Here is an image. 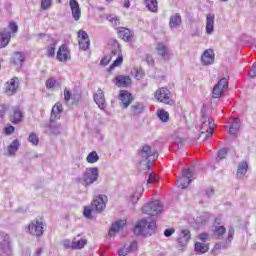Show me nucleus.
<instances>
[{"label":"nucleus","mask_w":256,"mask_h":256,"mask_svg":"<svg viewBox=\"0 0 256 256\" xmlns=\"http://www.w3.org/2000/svg\"><path fill=\"white\" fill-rule=\"evenodd\" d=\"M139 249V243L137 241H133L130 244H124L118 250L119 256H127L129 253H135Z\"/></svg>","instance_id":"obj_18"},{"label":"nucleus","mask_w":256,"mask_h":256,"mask_svg":"<svg viewBox=\"0 0 256 256\" xmlns=\"http://www.w3.org/2000/svg\"><path fill=\"white\" fill-rule=\"evenodd\" d=\"M8 109H9V108L7 107V105H5V104H0V117H1V118L5 117V115H6Z\"/></svg>","instance_id":"obj_55"},{"label":"nucleus","mask_w":256,"mask_h":256,"mask_svg":"<svg viewBox=\"0 0 256 256\" xmlns=\"http://www.w3.org/2000/svg\"><path fill=\"white\" fill-rule=\"evenodd\" d=\"M215 124L209 118V116L203 114L202 115V125L200 127V137L205 135V139H211L213 137V133L215 132Z\"/></svg>","instance_id":"obj_3"},{"label":"nucleus","mask_w":256,"mask_h":256,"mask_svg":"<svg viewBox=\"0 0 256 256\" xmlns=\"http://www.w3.org/2000/svg\"><path fill=\"white\" fill-rule=\"evenodd\" d=\"M28 141H29V143H31L34 146L39 145V135H37V133H35V132H32L29 135Z\"/></svg>","instance_id":"obj_45"},{"label":"nucleus","mask_w":256,"mask_h":256,"mask_svg":"<svg viewBox=\"0 0 256 256\" xmlns=\"http://www.w3.org/2000/svg\"><path fill=\"white\" fill-rule=\"evenodd\" d=\"M4 133L6 135H13V133H15V126L11 125V124H7L4 127Z\"/></svg>","instance_id":"obj_51"},{"label":"nucleus","mask_w":256,"mask_h":256,"mask_svg":"<svg viewBox=\"0 0 256 256\" xmlns=\"http://www.w3.org/2000/svg\"><path fill=\"white\" fill-rule=\"evenodd\" d=\"M77 37L80 49H83V51H87V49H89V47L91 46L89 34H87L85 30H79L77 33Z\"/></svg>","instance_id":"obj_15"},{"label":"nucleus","mask_w":256,"mask_h":256,"mask_svg":"<svg viewBox=\"0 0 256 256\" xmlns=\"http://www.w3.org/2000/svg\"><path fill=\"white\" fill-rule=\"evenodd\" d=\"M214 222L219 225V223H221V219L220 218H215Z\"/></svg>","instance_id":"obj_62"},{"label":"nucleus","mask_w":256,"mask_h":256,"mask_svg":"<svg viewBox=\"0 0 256 256\" xmlns=\"http://www.w3.org/2000/svg\"><path fill=\"white\" fill-rule=\"evenodd\" d=\"M161 211H163V205L159 201L150 202L142 208L144 215H150V217L159 215Z\"/></svg>","instance_id":"obj_7"},{"label":"nucleus","mask_w":256,"mask_h":256,"mask_svg":"<svg viewBox=\"0 0 256 256\" xmlns=\"http://www.w3.org/2000/svg\"><path fill=\"white\" fill-rule=\"evenodd\" d=\"M61 113H63V104H61V102H57L52 107L51 116H50L49 127H50V133L52 135H59L61 133V125L55 122L61 119Z\"/></svg>","instance_id":"obj_1"},{"label":"nucleus","mask_w":256,"mask_h":256,"mask_svg":"<svg viewBox=\"0 0 256 256\" xmlns=\"http://www.w3.org/2000/svg\"><path fill=\"white\" fill-rule=\"evenodd\" d=\"M156 226L157 224L155 220L147 222L146 219H142L136 223L134 233L135 235H145V231H147V229H155Z\"/></svg>","instance_id":"obj_6"},{"label":"nucleus","mask_w":256,"mask_h":256,"mask_svg":"<svg viewBox=\"0 0 256 256\" xmlns=\"http://www.w3.org/2000/svg\"><path fill=\"white\" fill-rule=\"evenodd\" d=\"M19 91V78L13 77L4 84V93L8 97H13Z\"/></svg>","instance_id":"obj_10"},{"label":"nucleus","mask_w":256,"mask_h":256,"mask_svg":"<svg viewBox=\"0 0 256 256\" xmlns=\"http://www.w3.org/2000/svg\"><path fill=\"white\" fill-rule=\"evenodd\" d=\"M131 76L134 77V79H137V81H140V79L145 77V71H143V68L134 67L131 70Z\"/></svg>","instance_id":"obj_35"},{"label":"nucleus","mask_w":256,"mask_h":256,"mask_svg":"<svg viewBox=\"0 0 256 256\" xmlns=\"http://www.w3.org/2000/svg\"><path fill=\"white\" fill-rule=\"evenodd\" d=\"M144 5L152 13H157L159 9V3L157 0H144Z\"/></svg>","instance_id":"obj_31"},{"label":"nucleus","mask_w":256,"mask_h":256,"mask_svg":"<svg viewBox=\"0 0 256 256\" xmlns=\"http://www.w3.org/2000/svg\"><path fill=\"white\" fill-rule=\"evenodd\" d=\"M107 21L111 23L112 27H119V25H121V20L119 19V16L109 15L107 16Z\"/></svg>","instance_id":"obj_43"},{"label":"nucleus","mask_w":256,"mask_h":256,"mask_svg":"<svg viewBox=\"0 0 256 256\" xmlns=\"http://www.w3.org/2000/svg\"><path fill=\"white\" fill-rule=\"evenodd\" d=\"M157 55L163 59V61H169L171 59V52L169 51V47L166 46L163 42H158L155 48Z\"/></svg>","instance_id":"obj_17"},{"label":"nucleus","mask_w":256,"mask_h":256,"mask_svg":"<svg viewBox=\"0 0 256 256\" xmlns=\"http://www.w3.org/2000/svg\"><path fill=\"white\" fill-rule=\"evenodd\" d=\"M157 116L160 121H163V123H167V121H169V112L165 111L164 109H159L157 111Z\"/></svg>","instance_id":"obj_42"},{"label":"nucleus","mask_w":256,"mask_h":256,"mask_svg":"<svg viewBox=\"0 0 256 256\" xmlns=\"http://www.w3.org/2000/svg\"><path fill=\"white\" fill-rule=\"evenodd\" d=\"M42 252H43V249H42V248H40L39 250H37V254H38V255H41Z\"/></svg>","instance_id":"obj_63"},{"label":"nucleus","mask_w":256,"mask_h":256,"mask_svg":"<svg viewBox=\"0 0 256 256\" xmlns=\"http://www.w3.org/2000/svg\"><path fill=\"white\" fill-rule=\"evenodd\" d=\"M19 147H21V142H19L18 139L11 142V144L8 146V155H15L17 151H19Z\"/></svg>","instance_id":"obj_33"},{"label":"nucleus","mask_w":256,"mask_h":256,"mask_svg":"<svg viewBox=\"0 0 256 256\" xmlns=\"http://www.w3.org/2000/svg\"><path fill=\"white\" fill-rule=\"evenodd\" d=\"M9 120L13 125H19V123L23 122V112L19 106H14L12 108V113L9 114Z\"/></svg>","instance_id":"obj_19"},{"label":"nucleus","mask_w":256,"mask_h":256,"mask_svg":"<svg viewBox=\"0 0 256 256\" xmlns=\"http://www.w3.org/2000/svg\"><path fill=\"white\" fill-rule=\"evenodd\" d=\"M159 181V178H157V174L154 172L149 174L148 180H147V185H151L153 183H157Z\"/></svg>","instance_id":"obj_50"},{"label":"nucleus","mask_w":256,"mask_h":256,"mask_svg":"<svg viewBox=\"0 0 256 256\" xmlns=\"http://www.w3.org/2000/svg\"><path fill=\"white\" fill-rule=\"evenodd\" d=\"M117 35L119 39H122V41H125L126 43H129V41H132L133 39V31L126 27H119Z\"/></svg>","instance_id":"obj_21"},{"label":"nucleus","mask_w":256,"mask_h":256,"mask_svg":"<svg viewBox=\"0 0 256 256\" xmlns=\"http://www.w3.org/2000/svg\"><path fill=\"white\" fill-rule=\"evenodd\" d=\"M125 225H127V220L116 221L114 224H112V227L108 232V235L110 237H115V233H117L118 231H121V229H123Z\"/></svg>","instance_id":"obj_27"},{"label":"nucleus","mask_w":256,"mask_h":256,"mask_svg":"<svg viewBox=\"0 0 256 256\" xmlns=\"http://www.w3.org/2000/svg\"><path fill=\"white\" fill-rule=\"evenodd\" d=\"M212 233L214 239H223L227 234V228L225 226L213 225L212 226Z\"/></svg>","instance_id":"obj_26"},{"label":"nucleus","mask_w":256,"mask_h":256,"mask_svg":"<svg viewBox=\"0 0 256 256\" xmlns=\"http://www.w3.org/2000/svg\"><path fill=\"white\" fill-rule=\"evenodd\" d=\"M70 9L75 21H79V19H81V8L79 7V2H77V0H70Z\"/></svg>","instance_id":"obj_28"},{"label":"nucleus","mask_w":256,"mask_h":256,"mask_svg":"<svg viewBox=\"0 0 256 256\" xmlns=\"http://www.w3.org/2000/svg\"><path fill=\"white\" fill-rule=\"evenodd\" d=\"M71 99H73V93L71 92V90H69V88H65L64 89V100L66 101V103H69V101H71Z\"/></svg>","instance_id":"obj_48"},{"label":"nucleus","mask_w":256,"mask_h":256,"mask_svg":"<svg viewBox=\"0 0 256 256\" xmlns=\"http://www.w3.org/2000/svg\"><path fill=\"white\" fill-rule=\"evenodd\" d=\"M233 237H235V228L231 227L228 229V236L225 243H231V241H233Z\"/></svg>","instance_id":"obj_47"},{"label":"nucleus","mask_w":256,"mask_h":256,"mask_svg":"<svg viewBox=\"0 0 256 256\" xmlns=\"http://www.w3.org/2000/svg\"><path fill=\"white\" fill-rule=\"evenodd\" d=\"M93 99L96 105H98L99 109L104 110L105 107H107V104L105 103V94L103 93V90H101L100 88L94 94Z\"/></svg>","instance_id":"obj_25"},{"label":"nucleus","mask_w":256,"mask_h":256,"mask_svg":"<svg viewBox=\"0 0 256 256\" xmlns=\"http://www.w3.org/2000/svg\"><path fill=\"white\" fill-rule=\"evenodd\" d=\"M86 161L87 163H97V161H99V154H97V151H92L88 154V156L86 157Z\"/></svg>","instance_id":"obj_41"},{"label":"nucleus","mask_w":256,"mask_h":256,"mask_svg":"<svg viewBox=\"0 0 256 256\" xmlns=\"http://www.w3.org/2000/svg\"><path fill=\"white\" fill-rule=\"evenodd\" d=\"M56 47H57V43H53L50 46H47L46 55H47V57H49V59H53V57H55Z\"/></svg>","instance_id":"obj_44"},{"label":"nucleus","mask_w":256,"mask_h":256,"mask_svg":"<svg viewBox=\"0 0 256 256\" xmlns=\"http://www.w3.org/2000/svg\"><path fill=\"white\" fill-rule=\"evenodd\" d=\"M123 7H125V9H129V7H131V2L129 0H124Z\"/></svg>","instance_id":"obj_61"},{"label":"nucleus","mask_w":256,"mask_h":256,"mask_svg":"<svg viewBox=\"0 0 256 256\" xmlns=\"http://www.w3.org/2000/svg\"><path fill=\"white\" fill-rule=\"evenodd\" d=\"M93 208L90 206H85L84 207V217H86V219H92L93 216H92V213H93Z\"/></svg>","instance_id":"obj_46"},{"label":"nucleus","mask_w":256,"mask_h":256,"mask_svg":"<svg viewBox=\"0 0 256 256\" xmlns=\"http://www.w3.org/2000/svg\"><path fill=\"white\" fill-rule=\"evenodd\" d=\"M193 177V173L191 172V169H185L182 171V178H179L177 180V187H179V189H187V187H189V185H191V181H193V179H191Z\"/></svg>","instance_id":"obj_12"},{"label":"nucleus","mask_w":256,"mask_h":256,"mask_svg":"<svg viewBox=\"0 0 256 256\" xmlns=\"http://www.w3.org/2000/svg\"><path fill=\"white\" fill-rule=\"evenodd\" d=\"M23 61H25V57L21 52H15L11 58V63L13 65H23Z\"/></svg>","instance_id":"obj_32"},{"label":"nucleus","mask_w":256,"mask_h":256,"mask_svg":"<svg viewBox=\"0 0 256 256\" xmlns=\"http://www.w3.org/2000/svg\"><path fill=\"white\" fill-rule=\"evenodd\" d=\"M62 245H63L64 249H73V240L72 241L68 240V239L63 240Z\"/></svg>","instance_id":"obj_54"},{"label":"nucleus","mask_w":256,"mask_h":256,"mask_svg":"<svg viewBox=\"0 0 256 256\" xmlns=\"http://www.w3.org/2000/svg\"><path fill=\"white\" fill-rule=\"evenodd\" d=\"M191 239V231L188 229L182 230L177 238V243L179 247H187V243Z\"/></svg>","instance_id":"obj_23"},{"label":"nucleus","mask_w":256,"mask_h":256,"mask_svg":"<svg viewBox=\"0 0 256 256\" xmlns=\"http://www.w3.org/2000/svg\"><path fill=\"white\" fill-rule=\"evenodd\" d=\"M247 169H249V165L247 162H241L237 169V177L238 179H241L244 177V175L247 173Z\"/></svg>","instance_id":"obj_36"},{"label":"nucleus","mask_w":256,"mask_h":256,"mask_svg":"<svg viewBox=\"0 0 256 256\" xmlns=\"http://www.w3.org/2000/svg\"><path fill=\"white\" fill-rule=\"evenodd\" d=\"M154 98L158 103H163L164 105H175V100L171 98V91L167 87L158 88L154 92Z\"/></svg>","instance_id":"obj_4"},{"label":"nucleus","mask_w":256,"mask_h":256,"mask_svg":"<svg viewBox=\"0 0 256 256\" xmlns=\"http://www.w3.org/2000/svg\"><path fill=\"white\" fill-rule=\"evenodd\" d=\"M114 47L115 49L111 51V55H117V58L109 66V72L113 71L116 67H121V65H123V53L121 52V46L117 40L114 41Z\"/></svg>","instance_id":"obj_8"},{"label":"nucleus","mask_w":256,"mask_h":256,"mask_svg":"<svg viewBox=\"0 0 256 256\" xmlns=\"http://www.w3.org/2000/svg\"><path fill=\"white\" fill-rule=\"evenodd\" d=\"M56 59L60 63H67V61H71V50H69V46H67V44L59 46L56 52Z\"/></svg>","instance_id":"obj_11"},{"label":"nucleus","mask_w":256,"mask_h":256,"mask_svg":"<svg viewBox=\"0 0 256 256\" xmlns=\"http://www.w3.org/2000/svg\"><path fill=\"white\" fill-rule=\"evenodd\" d=\"M132 81L131 77L125 75H117L114 78V84L116 87H130Z\"/></svg>","instance_id":"obj_24"},{"label":"nucleus","mask_w":256,"mask_h":256,"mask_svg":"<svg viewBox=\"0 0 256 256\" xmlns=\"http://www.w3.org/2000/svg\"><path fill=\"white\" fill-rule=\"evenodd\" d=\"M194 249L196 253H207L209 251V244H203L201 242H196Z\"/></svg>","instance_id":"obj_39"},{"label":"nucleus","mask_w":256,"mask_h":256,"mask_svg":"<svg viewBox=\"0 0 256 256\" xmlns=\"http://www.w3.org/2000/svg\"><path fill=\"white\" fill-rule=\"evenodd\" d=\"M202 65H213L215 63V52L213 49H207L201 56Z\"/></svg>","instance_id":"obj_22"},{"label":"nucleus","mask_w":256,"mask_h":256,"mask_svg":"<svg viewBox=\"0 0 256 256\" xmlns=\"http://www.w3.org/2000/svg\"><path fill=\"white\" fill-rule=\"evenodd\" d=\"M28 233L34 237H43L45 233V222H43V218L32 220L28 225Z\"/></svg>","instance_id":"obj_5"},{"label":"nucleus","mask_w":256,"mask_h":256,"mask_svg":"<svg viewBox=\"0 0 256 256\" xmlns=\"http://www.w3.org/2000/svg\"><path fill=\"white\" fill-rule=\"evenodd\" d=\"M99 179V169L97 168H89L84 174V183L86 185H93L95 181Z\"/></svg>","instance_id":"obj_16"},{"label":"nucleus","mask_w":256,"mask_h":256,"mask_svg":"<svg viewBox=\"0 0 256 256\" xmlns=\"http://www.w3.org/2000/svg\"><path fill=\"white\" fill-rule=\"evenodd\" d=\"M175 233V228H168L164 231L165 237H171Z\"/></svg>","instance_id":"obj_58"},{"label":"nucleus","mask_w":256,"mask_h":256,"mask_svg":"<svg viewBox=\"0 0 256 256\" xmlns=\"http://www.w3.org/2000/svg\"><path fill=\"white\" fill-rule=\"evenodd\" d=\"M179 25H181V14L177 13L170 18L169 26L171 29H175V27H179Z\"/></svg>","instance_id":"obj_37"},{"label":"nucleus","mask_w":256,"mask_h":256,"mask_svg":"<svg viewBox=\"0 0 256 256\" xmlns=\"http://www.w3.org/2000/svg\"><path fill=\"white\" fill-rule=\"evenodd\" d=\"M87 243H88L87 238H80L79 240H73V250L79 251L80 249H84Z\"/></svg>","instance_id":"obj_34"},{"label":"nucleus","mask_w":256,"mask_h":256,"mask_svg":"<svg viewBox=\"0 0 256 256\" xmlns=\"http://www.w3.org/2000/svg\"><path fill=\"white\" fill-rule=\"evenodd\" d=\"M143 111H145V105H143L141 102H136L130 108V113L134 116L141 115Z\"/></svg>","instance_id":"obj_30"},{"label":"nucleus","mask_w":256,"mask_h":256,"mask_svg":"<svg viewBox=\"0 0 256 256\" xmlns=\"http://www.w3.org/2000/svg\"><path fill=\"white\" fill-rule=\"evenodd\" d=\"M10 31L4 30L0 32V49H5L11 41L12 37H15V33L19 31V26L15 22H10L8 25Z\"/></svg>","instance_id":"obj_2"},{"label":"nucleus","mask_w":256,"mask_h":256,"mask_svg":"<svg viewBox=\"0 0 256 256\" xmlns=\"http://www.w3.org/2000/svg\"><path fill=\"white\" fill-rule=\"evenodd\" d=\"M113 59V57H111V55H106L104 56L101 61H100V65H102L103 67H106V65L108 63H111V60Z\"/></svg>","instance_id":"obj_52"},{"label":"nucleus","mask_w":256,"mask_h":256,"mask_svg":"<svg viewBox=\"0 0 256 256\" xmlns=\"http://www.w3.org/2000/svg\"><path fill=\"white\" fill-rule=\"evenodd\" d=\"M227 153H228V150L227 149H222L218 152V158L220 160L222 159H225V157H227Z\"/></svg>","instance_id":"obj_57"},{"label":"nucleus","mask_w":256,"mask_h":256,"mask_svg":"<svg viewBox=\"0 0 256 256\" xmlns=\"http://www.w3.org/2000/svg\"><path fill=\"white\" fill-rule=\"evenodd\" d=\"M46 87L47 89H53L55 87H61V83H59V80L55 79V78H48L46 80Z\"/></svg>","instance_id":"obj_40"},{"label":"nucleus","mask_w":256,"mask_h":256,"mask_svg":"<svg viewBox=\"0 0 256 256\" xmlns=\"http://www.w3.org/2000/svg\"><path fill=\"white\" fill-rule=\"evenodd\" d=\"M222 3H225V2H227V1H229V0H220Z\"/></svg>","instance_id":"obj_64"},{"label":"nucleus","mask_w":256,"mask_h":256,"mask_svg":"<svg viewBox=\"0 0 256 256\" xmlns=\"http://www.w3.org/2000/svg\"><path fill=\"white\" fill-rule=\"evenodd\" d=\"M250 79H255L256 77V64H253L252 69L248 72Z\"/></svg>","instance_id":"obj_56"},{"label":"nucleus","mask_w":256,"mask_h":256,"mask_svg":"<svg viewBox=\"0 0 256 256\" xmlns=\"http://www.w3.org/2000/svg\"><path fill=\"white\" fill-rule=\"evenodd\" d=\"M239 129H241V120L239 118H235L229 128L230 135H235Z\"/></svg>","instance_id":"obj_38"},{"label":"nucleus","mask_w":256,"mask_h":256,"mask_svg":"<svg viewBox=\"0 0 256 256\" xmlns=\"http://www.w3.org/2000/svg\"><path fill=\"white\" fill-rule=\"evenodd\" d=\"M138 155L142 159H145V161H148V163L155 162V159H157V151L153 150L151 146L144 145L140 150H138Z\"/></svg>","instance_id":"obj_9"},{"label":"nucleus","mask_w":256,"mask_h":256,"mask_svg":"<svg viewBox=\"0 0 256 256\" xmlns=\"http://www.w3.org/2000/svg\"><path fill=\"white\" fill-rule=\"evenodd\" d=\"M130 201L131 203L135 204L137 203V201H139V196L137 195V192H134L131 196H130Z\"/></svg>","instance_id":"obj_59"},{"label":"nucleus","mask_w":256,"mask_h":256,"mask_svg":"<svg viewBox=\"0 0 256 256\" xmlns=\"http://www.w3.org/2000/svg\"><path fill=\"white\" fill-rule=\"evenodd\" d=\"M53 5V0H41V9L47 11Z\"/></svg>","instance_id":"obj_49"},{"label":"nucleus","mask_w":256,"mask_h":256,"mask_svg":"<svg viewBox=\"0 0 256 256\" xmlns=\"http://www.w3.org/2000/svg\"><path fill=\"white\" fill-rule=\"evenodd\" d=\"M215 29V14H207L206 16V33L211 35Z\"/></svg>","instance_id":"obj_29"},{"label":"nucleus","mask_w":256,"mask_h":256,"mask_svg":"<svg viewBox=\"0 0 256 256\" xmlns=\"http://www.w3.org/2000/svg\"><path fill=\"white\" fill-rule=\"evenodd\" d=\"M90 207L97 213H102L105 207H107V196L99 195L96 196L90 204Z\"/></svg>","instance_id":"obj_14"},{"label":"nucleus","mask_w":256,"mask_h":256,"mask_svg":"<svg viewBox=\"0 0 256 256\" xmlns=\"http://www.w3.org/2000/svg\"><path fill=\"white\" fill-rule=\"evenodd\" d=\"M198 239H200V241H207V239H209V234L204 232L199 234Z\"/></svg>","instance_id":"obj_60"},{"label":"nucleus","mask_w":256,"mask_h":256,"mask_svg":"<svg viewBox=\"0 0 256 256\" xmlns=\"http://www.w3.org/2000/svg\"><path fill=\"white\" fill-rule=\"evenodd\" d=\"M227 87H229V80H227V78H222L213 88V99H219L223 93H225Z\"/></svg>","instance_id":"obj_13"},{"label":"nucleus","mask_w":256,"mask_h":256,"mask_svg":"<svg viewBox=\"0 0 256 256\" xmlns=\"http://www.w3.org/2000/svg\"><path fill=\"white\" fill-rule=\"evenodd\" d=\"M118 98L121 101L124 109H127V107H129V105H131V103H133V99H134L133 94H131L127 90H121L118 95Z\"/></svg>","instance_id":"obj_20"},{"label":"nucleus","mask_w":256,"mask_h":256,"mask_svg":"<svg viewBox=\"0 0 256 256\" xmlns=\"http://www.w3.org/2000/svg\"><path fill=\"white\" fill-rule=\"evenodd\" d=\"M221 249H222L221 242L216 243L212 248V254L215 256L219 255V251H221Z\"/></svg>","instance_id":"obj_53"}]
</instances>
